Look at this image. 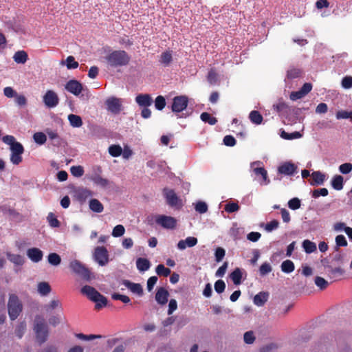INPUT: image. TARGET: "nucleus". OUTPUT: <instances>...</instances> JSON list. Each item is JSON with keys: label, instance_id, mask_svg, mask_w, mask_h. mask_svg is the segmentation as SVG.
<instances>
[{"label": "nucleus", "instance_id": "72a5a7b5", "mask_svg": "<svg viewBox=\"0 0 352 352\" xmlns=\"http://www.w3.org/2000/svg\"><path fill=\"white\" fill-rule=\"evenodd\" d=\"M280 267L281 270L287 274L292 272L295 269L294 264L291 260L284 261L282 263Z\"/></svg>", "mask_w": 352, "mask_h": 352}, {"label": "nucleus", "instance_id": "f3484780", "mask_svg": "<svg viewBox=\"0 0 352 352\" xmlns=\"http://www.w3.org/2000/svg\"><path fill=\"white\" fill-rule=\"evenodd\" d=\"M122 285L126 287L133 293L136 294L140 296L143 295V289L140 284L134 283L128 280H123Z\"/></svg>", "mask_w": 352, "mask_h": 352}, {"label": "nucleus", "instance_id": "603ef678", "mask_svg": "<svg viewBox=\"0 0 352 352\" xmlns=\"http://www.w3.org/2000/svg\"><path fill=\"white\" fill-rule=\"evenodd\" d=\"M125 232V228L122 225L116 226L112 231V236L114 237L122 236Z\"/></svg>", "mask_w": 352, "mask_h": 352}, {"label": "nucleus", "instance_id": "473e14b6", "mask_svg": "<svg viewBox=\"0 0 352 352\" xmlns=\"http://www.w3.org/2000/svg\"><path fill=\"white\" fill-rule=\"evenodd\" d=\"M38 291L42 296H46L51 292V287L47 282H41L38 284Z\"/></svg>", "mask_w": 352, "mask_h": 352}, {"label": "nucleus", "instance_id": "de8ad7c7", "mask_svg": "<svg viewBox=\"0 0 352 352\" xmlns=\"http://www.w3.org/2000/svg\"><path fill=\"white\" fill-rule=\"evenodd\" d=\"M72 175L76 177H80L84 175L85 170L81 166H73L70 168Z\"/></svg>", "mask_w": 352, "mask_h": 352}, {"label": "nucleus", "instance_id": "6e6552de", "mask_svg": "<svg viewBox=\"0 0 352 352\" xmlns=\"http://www.w3.org/2000/svg\"><path fill=\"white\" fill-rule=\"evenodd\" d=\"M43 102L49 109L56 107L59 103L58 94L53 90H47L43 96Z\"/></svg>", "mask_w": 352, "mask_h": 352}, {"label": "nucleus", "instance_id": "aec40b11", "mask_svg": "<svg viewBox=\"0 0 352 352\" xmlns=\"http://www.w3.org/2000/svg\"><path fill=\"white\" fill-rule=\"evenodd\" d=\"M253 171L255 175L261 176V185H267L270 184V180L268 178L267 172L263 167L254 168Z\"/></svg>", "mask_w": 352, "mask_h": 352}, {"label": "nucleus", "instance_id": "a211bd4d", "mask_svg": "<svg viewBox=\"0 0 352 352\" xmlns=\"http://www.w3.org/2000/svg\"><path fill=\"white\" fill-rule=\"evenodd\" d=\"M198 241L196 237L188 236L184 240H180L177 243V248L183 250L187 247L192 248L197 245Z\"/></svg>", "mask_w": 352, "mask_h": 352}, {"label": "nucleus", "instance_id": "c85d7f7f", "mask_svg": "<svg viewBox=\"0 0 352 352\" xmlns=\"http://www.w3.org/2000/svg\"><path fill=\"white\" fill-rule=\"evenodd\" d=\"M250 121L255 124H260L262 123L263 118L259 111L254 110L249 114Z\"/></svg>", "mask_w": 352, "mask_h": 352}, {"label": "nucleus", "instance_id": "58836bf2", "mask_svg": "<svg viewBox=\"0 0 352 352\" xmlns=\"http://www.w3.org/2000/svg\"><path fill=\"white\" fill-rule=\"evenodd\" d=\"M173 60L172 54L170 52H163L160 56V63L164 66H168Z\"/></svg>", "mask_w": 352, "mask_h": 352}, {"label": "nucleus", "instance_id": "20e7f679", "mask_svg": "<svg viewBox=\"0 0 352 352\" xmlns=\"http://www.w3.org/2000/svg\"><path fill=\"white\" fill-rule=\"evenodd\" d=\"M69 268L74 273L80 276L84 280H89L91 279L90 270L83 264H82L79 261H72L69 263Z\"/></svg>", "mask_w": 352, "mask_h": 352}, {"label": "nucleus", "instance_id": "4d7b16f0", "mask_svg": "<svg viewBox=\"0 0 352 352\" xmlns=\"http://www.w3.org/2000/svg\"><path fill=\"white\" fill-rule=\"evenodd\" d=\"M195 210L200 214H204L208 211V206L204 201H198L195 205Z\"/></svg>", "mask_w": 352, "mask_h": 352}, {"label": "nucleus", "instance_id": "4468645a", "mask_svg": "<svg viewBox=\"0 0 352 352\" xmlns=\"http://www.w3.org/2000/svg\"><path fill=\"white\" fill-rule=\"evenodd\" d=\"M135 102L140 107H148L153 103V98L150 94H140L135 97Z\"/></svg>", "mask_w": 352, "mask_h": 352}, {"label": "nucleus", "instance_id": "2eb2a0df", "mask_svg": "<svg viewBox=\"0 0 352 352\" xmlns=\"http://www.w3.org/2000/svg\"><path fill=\"white\" fill-rule=\"evenodd\" d=\"M81 293L94 302V300H96L98 296H100V293H99L94 287L85 285L81 288Z\"/></svg>", "mask_w": 352, "mask_h": 352}, {"label": "nucleus", "instance_id": "9b49d317", "mask_svg": "<svg viewBox=\"0 0 352 352\" xmlns=\"http://www.w3.org/2000/svg\"><path fill=\"white\" fill-rule=\"evenodd\" d=\"M297 170V166L291 162H285L278 168V173L284 175H293Z\"/></svg>", "mask_w": 352, "mask_h": 352}, {"label": "nucleus", "instance_id": "680f3d73", "mask_svg": "<svg viewBox=\"0 0 352 352\" xmlns=\"http://www.w3.org/2000/svg\"><path fill=\"white\" fill-rule=\"evenodd\" d=\"M111 298L113 300H120L124 303H129L131 301L130 298L129 296L117 293L113 294L111 295Z\"/></svg>", "mask_w": 352, "mask_h": 352}, {"label": "nucleus", "instance_id": "7ed1b4c3", "mask_svg": "<svg viewBox=\"0 0 352 352\" xmlns=\"http://www.w3.org/2000/svg\"><path fill=\"white\" fill-rule=\"evenodd\" d=\"M23 310V305L16 294H10L8 302V315L11 320H16Z\"/></svg>", "mask_w": 352, "mask_h": 352}, {"label": "nucleus", "instance_id": "c03bdc74", "mask_svg": "<svg viewBox=\"0 0 352 352\" xmlns=\"http://www.w3.org/2000/svg\"><path fill=\"white\" fill-rule=\"evenodd\" d=\"M26 330V323L23 321L21 322L15 328L14 333L19 338H21Z\"/></svg>", "mask_w": 352, "mask_h": 352}, {"label": "nucleus", "instance_id": "4c0bfd02", "mask_svg": "<svg viewBox=\"0 0 352 352\" xmlns=\"http://www.w3.org/2000/svg\"><path fill=\"white\" fill-rule=\"evenodd\" d=\"M316 285L321 290H324L329 286V283L321 276H316L314 279Z\"/></svg>", "mask_w": 352, "mask_h": 352}, {"label": "nucleus", "instance_id": "f257e3e1", "mask_svg": "<svg viewBox=\"0 0 352 352\" xmlns=\"http://www.w3.org/2000/svg\"><path fill=\"white\" fill-rule=\"evenodd\" d=\"M107 65L111 68H118L126 66L131 56L124 50H113L105 56Z\"/></svg>", "mask_w": 352, "mask_h": 352}, {"label": "nucleus", "instance_id": "39448f33", "mask_svg": "<svg viewBox=\"0 0 352 352\" xmlns=\"http://www.w3.org/2000/svg\"><path fill=\"white\" fill-rule=\"evenodd\" d=\"M155 223L166 229L173 230L177 226L175 218L164 214H159L155 217Z\"/></svg>", "mask_w": 352, "mask_h": 352}, {"label": "nucleus", "instance_id": "412c9836", "mask_svg": "<svg viewBox=\"0 0 352 352\" xmlns=\"http://www.w3.org/2000/svg\"><path fill=\"white\" fill-rule=\"evenodd\" d=\"M90 179L98 186L106 188L109 184V181L107 179L102 177L100 174L95 173L92 175Z\"/></svg>", "mask_w": 352, "mask_h": 352}, {"label": "nucleus", "instance_id": "864d4df0", "mask_svg": "<svg viewBox=\"0 0 352 352\" xmlns=\"http://www.w3.org/2000/svg\"><path fill=\"white\" fill-rule=\"evenodd\" d=\"M272 270V267L268 263H263L259 268L260 275L263 276L271 272Z\"/></svg>", "mask_w": 352, "mask_h": 352}, {"label": "nucleus", "instance_id": "13d9d810", "mask_svg": "<svg viewBox=\"0 0 352 352\" xmlns=\"http://www.w3.org/2000/svg\"><path fill=\"white\" fill-rule=\"evenodd\" d=\"M226 289V283L223 280H218L214 283V290L218 294H221Z\"/></svg>", "mask_w": 352, "mask_h": 352}, {"label": "nucleus", "instance_id": "4be33fe9", "mask_svg": "<svg viewBox=\"0 0 352 352\" xmlns=\"http://www.w3.org/2000/svg\"><path fill=\"white\" fill-rule=\"evenodd\" d=\"M268 297L269 294L267 292H261L254 296L253 302L256 306L261 307L267 301Z\"/></svg>", "mask_w": 352, "mask_h": 352}, {"label": "nucleus", "instance_id": "e2e57ef3", "mask_svg": "<svg viewBox=\"0 0 352 352\" xmlns=\"http://www.w3.org/2000/svg\"><path fill=\"white\" fill-rule=\"evenodd\" d=\"M244 342L246 344H252L255 340V336L254 335L253 331H247L244 333L243 336Z\"/></svg>", "mask_w": 352, "mask_h": 352}, {"label": "nucleus", "instance_id": "6ab92c4d", "mask_svg": "<svg viewBox=\"0 0 352 352\" xmlns=\"http://www.w3.org/2000/svg\"><path fill=\"white\" fill-rule=\"evenodd\" d=\"M168 292L164 287H160L155 294V300L160 305H165L168 302Z\"/></svg>", "mask_w": 352, "mask_h": 352}, {"label": "nucleus", "instance_id": "b1692460", "mask_svg": "<svg viewBox=\"0 0 352 352\" xmlns=\"http://www.w3.org/2000/svg\"><path fill=\"white\" fill-rule=\"evenodd\" d=\"M76 197L80 201H85L88 197L92 196V192L85 188H78L76 191Z\"/></svg>", "mask_w": 352, "mask_h": 352}, {"label": "nucleus", "instance_id": "cd10ccee", "mask_svg": "<svg viewBox=\"0 0 352 352\" xmlns=\"http://www.w3.org/2000/svg\"><path fill=\"white\" fill-rule=\"evenodd\" d=\"M343 181L342 176L340 175H335L331 180V186L336 190H340L343 188Z\"/></svg>", "mask_w": 352, "mask_h": 352}, {"label": "nucleus", "instance_id": "69168bd1", "mask_svg": "<svg viewBox=\"0 0 352 352\" xmlns=\"http://www.w3.org/2000/svg\"><path fill=\"white\" fill-rule=\"evenodd\" d=\"M336 243L338 247H346L348 245L347 241L345 236L342 234L338 235L336 237Z\"/></svg>", "mask_w": 352, "mask_h": 352}, {"label": "nucleus", "instance_id": "f704fd0d", "mask_svg": "<svg viewBox=\"0 0 352 352\" xmlns=\"http://www.w3.org/2000/svg\"><path fill=\"white\" fill-rule=\"evenodd\" d=\"M200 118L204 122L208 123L210 125H214L217 122V119L207 112H203Z\"/></svg>", "mask_w": 352, "mask_h": 352}, {"label": "nucleus", "instance_id": "49530a36", "mask_svg": "<svg viewBox=\"0 0 352 352\" xmlns=\"http://www.w3.org/2000/svg\"><path fill=\"white\" fill-rule=\"evenodd\" d=\"M47 221L52 228H58L60 226V221L53 212H50L47 217Z\"/></svg>", "mask_w": 352, "mask_h": 352}, {"label": "nucleus", "instance_id": "5701e85b", "mask_svg": "<svg viewBox=\"0 0 352 352\" xmlns=\"http://www.w3.org/2000/svg\"><path fill=\"white\" fill-rule=\"evenodd\" d=\"M311 177L312 181L310 182L311 186L322 185L325 180V175L320 171H314Z\"/></svg>", "mask_w": 352, "mask_h": 352}, {"label": "nucleus", "instance_id": "f8f14e48", "mask_svg": "<svg viewBox=\"0 0 352 352\" xmlns=\"http://www.w3.org/2000/svg\"><path fill=\"white\" fill-rule=\"evenodd\" d=\"M163 191L166 202L169 206L175 207L180 204L181 200L173 190L164 188Z\"/></svg>", "mask_w": 352, "mask_h": 352}, {"label": "nucleus", "instance_id": "a878e982", "mask_svg": "<svg viewBox=\"0 0 352 352\" xmlns=\"http://www.w3.org/2000/svg\"><path fill=\"white\" fill-rule=\"evenodd\" d=\"M13 59L18 64H24L28 59V55L24 50L17 51L14 54Z\"/></svg>", "mask_w": 352, "mask_h": 352}, {"label": "nucleus", "instance_id": "e433bc0d", "mask_svg": "<svg viewBox=\"0 0 352 352\" xmlns=\"http://www.w3.org/2000/svg\"><path fill=\"white\" fill-rule=\"evenodd\" d=\"M273 109L278 113H283L287 112L289 107L283 100H280L278 103L273 104Z\"/></svg>", "mask_w": 352, "mask_h": 352}, {"label": "nucleus", "instance_id": "c9c22d12", "mask_svg": "<svg viewBox=\"0 0 352 352\" xmlns=\"http://www.w3.org/2000/svg\"><path fill=\"white\" fill-rule=\"evenodd\" d=\"M280 135L283 139H285V140L298 139V138H301V136H302L301 133L298 131H295V132L289 133H287L286 131H285L284 130L281 131Z\"/></svg>", "mask_w": 352, "mask_h": 352}, {"label": "nucleus", "instance_id": "37998d69", "mask_svg": "<svg viewBox=\"0 0 352 352\" xmlns=\"http://www.w3.org/2000/svg\"><path fill=\"white\" fill-rule=\"evenodd\" d=\"M33 139L36 143L42 145L45 143L47 140V136L43 132H36L34 134Z\"/></svg>", "mask_w": 352, "mask_h": 352}, {"label": "nucleus", "instance_id": "8fccbe9b", "mask_svg": "<svg viewBox=\"0 0 352 352\" xmlns=\"http://www.w3.org/2000/svg\"><path fill=\"white\" fill-rule=\"evenodd\" d=\"M166 106V100L164 96H158L155 100V107L159 110L162 111Z\"/></svg>", "mask_w": 352, "mask_h": 352}, {"label": "nucleus", "instance_id": "6e6d98bb", "mask_svg": "<svg viewBox=\"0 0 352 352\" xmlns=\"http://www.w3.org/2000/svg\"><path fill=\"white\" fill-rule=\"evenodd\" d=\"M328 193L329 191L325 188L316 189L312 192V197L316 199L318 198L320 196L326 197L328 195Z\"/></svg>", "mask_w": 352, "mask_h": 352}, {"label": "nucleus", "instance_id": "338daca9", "mask_svg": "<svg viewBox=\"0 0 352 352\" xmlns=\"http://www.w3.org/2000/svg\"><path fill=\"white\" fill-rule=\"evenodd\" d=\"M342 86L344 89H351L352 87V76H346L342 80Z\"/></svg>", "mask_w": 352, "mask_h": 352}, {"label": "nucleus", "instance_id": "f03ea898", "mask_svg": "<svg viewBox=\"0 0 352 352\" xmlns=\"http://www.w3.org/2000/svg\"><path fill=\"white\" fill-rule=\"evenodd\" d=\"M34 330L37 341L40 344L44 343L48 338V328L43 318L36 316L34 320Z\"/></svg>", "mask_w": 352, "mask_h": 352}, {"label": "nucleus", "instance_id": "0e129e2a", "mask_svg": "<svg viewBox=\"0 0 352 352\" xmlns=\"http://www.w3.org/2000/svg\"><path fill=\"white\" fill-rule=\"evenodd\" d=\"M288 206L292 210H297L300 207V201L298 198H293L288 201Z\"/></svg>", "mask_w": 352, "mask_h": 352}, {"label": "nucleus", "instance_id": "7c9ffc66", "mask_svg": "<svg viewBox=\"0 0 352 352\" xmlns=\"http://www.w3.org/2000/svg\"><path fill=\"white\" fill-rule=\"evenodd\" d=\"M302 248H304L305 252L307 254L314 252L317 250L316 243L308 239L303 241Z\"/></svg>", "mask_w": 352, "mask_h": 352}, {"label": "nucleus", "instance_id": "393cba45", "mask_svg": "<svg viewBox=\"0 0 352 352\" xmlns=\"http://www.w3.org/2000/svg\"><path fill=\"white\" fill-rule=\"evenodd\" d=\"M136 267L140 272H145L151 267L150 261L145 258H138L136 260Z\"/></svg>", "mask_w": 352, "mask_h": 352}, {"label": "nucleus", "instance_id": "dca6fc26", "mask_svg": "<svg viewBox=\"0 0 352 352\" xmlns=\"http://www.w3.org/2000/svg\"><path fill=\"white\" fill-rule=\"evenodd\" d=\"M27 255L32 261L38 263L42 260L43 254L40 249L32 248L28 250Z\"/></svg>", "mask_w": 352, "mask_h": 352}, {"label": "nucleus", "instance_id": "ddd939ff", "mask_svg": "<svg viewBox=\"0 0 352 352\" xmlns=\"http://www.w3.org/2000/svg\"><path fill=\"white\" fill-rule=\"evenodd\" d=\"M65 89L75 96H78L82 90V84L76 80H70L65 85Z\"/></svg>", "mask_w": 352, "mask_h": 352}, {"label": "nucleus", "instance_id": "79ce46f5", "mask_svg": "<svg viewBox=\"0 0 352 352\" xmlns=\"http://www.w3.org/2000/svg\"><path fill=\"white\" fill-rule=\"evenodd\" d=\"M156 273L159 276H163L167 277L170 275L171 271L169 268L166 267L164 265L160 264L156 267Z\"/></svg>", "mask_w": 352, "mask_h": 352}, {"label": "nucleus", "instance_id": "a18cd8bd", "mask_svg": "<svg viewBox=\"0 0 352 352\" xmlns=\"http://www.w3.org/2000/svg\"><path fill=\"white\" fill-rule=\"evenodd\" d=\"M109 153L112 157H118L122 153V149L120 145L113 144L109 147Z\"/></svg>", "mask_w": 352, "mask_h": 352}, {"label": "nucleus", "instance_id": "3c124183", "mask_svg": "<svg viewBox=\"0 0 352 352\" xmlns=\"http://www.w3.org/2000/svg\"><path fill=\"white\" fill-rule=\"evenodd\" d=\"M65 62L68 69H76L79 65L78 63L75 60L74 57L72 56H69L66 58Z\"/></svg>", "mask_w": 352, "mask_h": 352}, {"label": "nucleus", "instance_id": "774afa93", "mask_svg": "<svg viewBox=\"0 0 352 352\" xmlns=\"http://www.w3.org/2000/svg\"><path fill=\"white\" fill-rule=\"evenodd\" d=\"M339 170L342 174H348L352 170V164L344 163L339 166Z\"/></svg>", "mask_w": 352, "mask_h": 352}, {"label": "nucleus", "instance_id": "052dcab7", "mask_svg": "<svg viewBox=\"0 0 352 352\" xmlns=\"http://www.w3.org/2000/svg\"><path fill=\"white\" fill-rule=\"evenodd\" d=\"M226 255V251L223 248L219 247L216 249L214 256H215V261L217 262H220L223 260Z\"/></svg>", "mask_w": 352, "mask_h": 352}, {"label": "nucleus", "instance_id": "1a4fd4ad", "mask_svg": "<svg viewBox=\"0 0 352 352\" xmlns=\"http://www.w3.org/2000/svg\"><path fill=\"white\" fill-rule=\"evenodd\" d=\"M188 104V98L186 96H175L173 99L171 109L175 113H180L186 109Z\"/></svg>", "mask_w": 352, "mask_h": 352}, {"label": "nucleus", "instance_id": "a19ab883", "mask_svg": "<svg viewBox=\"0 0 352 352\" xmlns=\"http://www.w3.org/2000/svg\"><path fill=\"white\" fill-rule=\"evenodd\" d=\"M48 262L54 266L58 265L61 262L60 256L56 253H50L47 256Z\"/></svg>", "mask_w": 352, "mask_h": 352}, {"label": "nucleus", "instance_id": "c756f323", "mask_svg": "<svg viewBox=\"0 0 352 352\" xmlns=\"http://www.w3.org/2000/svg\"><path fill=\"white\" fill-rule=\"evenodd\" d=\"M233 283L236 285L241 283L242 272L239 268H236L230 275Z\"/></svg>", "mask_w": 352, "mask_h": 352}, {"label": "nucleus", "instance_id": "ea45409f", "mask_svg": "<svg viewBox=\"0 0 352 352\" xmlns=\"http://www.w3.org/2000/svg\"><path fill=\"white\" fill-rule=\"evenodd\" d=\"M94 302L96 303V309H100L101 308L107 306V298L102 295L101 294H100V296H98V298H96V300H94Z\"/></svg>", "mask_w": 352, "mask_h": 352}, {"label": "nucleus", "instance_id": "5fc2aeb1", "mask_svg": "<svg viewBox=\"0 0 352 352\" xmlns=\"http://www.w3.org/2000/svg\"><path fill=\"white\" fill-rule=\"evenodd\" d=\"M207 80H208V82L211 85H214L217 83V80H218L217 74L213 69H211L208 72V74L207 76Z\"/></svg>", "mask_w": 352, "mask_h": 352}, {"label": "nucleus", "instance_id": "09e8293b", "mask_svg": "<svg viewBox=\"0 0 352 352\" xmlns=\"http://www.w3.org/2000/svg\"><path fill=\"white\" fill-rule=\"evenodd\" d=\"M9 260L16 265H22L24 263V258L20 254H11Z\"/></svg>", "mask_w": 352, "mask_h": 352}, {"label": "nucleus", "instance_id": "0eeeda50", "mask_svg": "<svg viewBox=\"0 0 352 352\" xmlns=\"http://www.w3.org/2000/svg\"><path fill=\"white\" fill-rule=\"evenodd\" d=\"M3 142L10 146V150L12 153L23 154L24 152V148L23 145L16 142L15 138L10 135H6L2 138Z\"/></svg>", "mask_w": 352, "mask_h": 352}, {"label": "nucleus", "instance_id": "2f4dec72", "mask_svg": "<svg viewBox=\"0 0 352 352\" xmlns=\"http://www.w3.org/2000/svg\"><path fill=\"white\" fill-rule=\"evenodd\" d=\"M68 120L73 127H80L82 125V120L79 116L69 114L68 116Z\"/></svg>", "mask_w": 352, "mask_h": 352}, {"label": "nucleus", "instance_id": "423d86ee", "mask_svg": "<svg viewBox=\"0 0 352 352\" xmlns=\"http://www.w3.org/2000/svg\"><path fill=\"white\" fill-rule=\"evenodd\" d=\"M94 260L101 266H104L109 263V253L104 246H98L94 249Z\"/></svg>", "mask_w": 352, "mask_h": 352}, {"label": "nucleus", "instance_id": "bf43d9fd", "mask_svg": "<svg viewBox=\"0 0 352 352\" xmlns=\"http://www.w3.org/2000/svg\"><path fill=\"white\" fill-rule=\"evenodd\" d=\"M225 210L229 213L236 212L239 210V206L234 202H230L225 206Z\"/></svg>", "mask_w": 352, "mask_h": 352}, {"label": "nucleus", "instance_id": "9d476101", "mask_svg": "<svg viewBox=\"0 0 352 352\" xmlns=\"http://www.w3.org/2000/svg\"><path fill=\"white\" fill-rule=\"evenodd\" d=\"M105 104L108 111L112 113L118 114L122 111V103L120 98L111 97L107 99Z\"/></svg>", "mask_w": 352, "mask_h": 352}, {"label": "nucleus", "instance_id": "bb28decb", "mask_svg": "<svg viewBox=\"0 0 352 352\" xmlns=\"http://www.w3.org/2000/svg\"><path fill=\"white\" fill-rule=\"evenodd\" d=\"M89 206L90 210L94 212L100 213L104 210V206L102 203L96 199H91L89 201Z\"/></svg>", "mask_w": 352, "mask_h": 352}]
</instances>
